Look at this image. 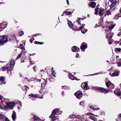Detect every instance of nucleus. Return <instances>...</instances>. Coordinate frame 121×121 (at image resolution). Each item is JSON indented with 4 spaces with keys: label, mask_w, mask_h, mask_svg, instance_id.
<instances>
[{
    "label": "nucleus",
    "mask_w": 121,
    "mask_h": 121,
    "mask_svg": "<svg viewBox=\"0 0 121 121\" xmlns=\"http://www.w3.org/2000/svg\"><path fill=\"white\" fill-rule=\"evenodd\" d=\"M62 112V111L59 110L57 108H55L53 111L52 113L49 117L52 118V121H54L55 119H58V115Z\"/></svg>",
    "instance_id": "f257e3e1"
},
{
    "label": "nucleus",
    "mask_w": 121,
    "mask_h": 121,
    "mask_svg": "<svg viewBox=\"0 0 121 121\" xmlns=\"http://www.w3.org/2000/svg\"><path fill=\"white\" fill-rule=\"evenodd\" d=\"M8 36H0V44L3 45L8 41Z\"/></svg>",
    "instance_id": "f03ea898"
},
{
    "label": "nucleus",
    "mask_w": 121,
    "mask_h": 121,
    "mask_svg": "<svg viewBox=\"0 0 121 121\" xmlns=\"http://www.w3.org/2000/svg\"><path fill=\"white\" fill-rule=\"evenodd\" d=\"M96 91H98L99 92H101L102 93L105 94L108 93V90L105 89L103 88L97 87L96 89Z\"/></svg>",
    "instance_id": "7ed1b4c3"
},
{
    "label": "nucleus",
    "mask_w": 121,
    "mask_h": 121,
    "mask_svg": "<svg viewBox=\"0 0 121 121\" xmlns=\"http://www.w3.org/2000/svg\"><path fill=\"white\" fill-rule=\"evenodd\" d=\"M74 95L76 96L77 98L78 99L80 98L82 96V93L80 91H78L75 93Z\"/></svg>",
    "instance_id": "20e7f679"
},
{
    "label": "nucleus",
    "mask_w": 121,
    "mask_h": 121,
    "mask_svg": "<svg viewBox=\"0 0 121 121\" xmlns=\"http://www.w3.org/2000/svg\"><path fill=\"white\" fill-rule=\"evenodd\" d=\"M109 1L111 3L110 5V8H111L114 6L116 3H118V1L114 0H109Z\"/></svg>",
    "instance_id": "39448f33"
},
{
    "label": "nucleus",
    "mask_w": 121,
    "mask_h": 121,
    "mask_svg": "<svg viewBox=\"0 0 121 121\" xmlns=\"http://www.w3.org/2000/svg\"><path fill=\"white\" fill-rule=\"evenodd\" d=\"M6 104L8 107L11 109H12L15 105V103L13 102L6 103Z\"/></svg>",
    "instance_id": "423d86ee"
},
{
    "label": "nucleus",
    "mask_w": 121,
    "mask_h": 121,
    "mask_svg": "<svg viewBox=\"0 0 121 121\" xmlns=\"http://www.w3.org/2000/svg\"><path fill=\"white\" fill-rule=\"evenodd\" d=\"M106 84L107 87L108 88L110 86H112V88H111V89H113L114 87V85L112 84V83H111L109 81H107L106 83Z\"/></svg>",
    "instance_id": "0eeeda50"
},
{
    "label": "nucleus",
    "mask_w": 121,
    "mask_h": 121,
    "mask_svg": "<svg viewBox=\"0 0 121 121\" xmlns=\"http://www.w3.org/2000/svg\"><path fill=\"white\" fill-rule=\"evenodd\" d=\"M83 86V88L84 89L87 90L89 89V87L88 86L87 83L85 82L84 83L82 84L81 86Z\"/></svg>",
    "instance_id": "6e6552de"
},
{
    "label": "nucleus",
    "mask_w": 121,
    "mask_h": 121,
    "mask_svg": "<svg viewBox=\"0 0 121 121\" xmlns=\"http://www.w3.org/2000/svg\"><path fill=\"white\" fill-rule=\"evenodd\" d=\"M87 48L86 44L84 43H83L81 45L80 48L82 50H84Z\"/></svg>",
    "instance_id": "1a4fd4ad"
},
{
    "label": "nucleus",
    "mask_w": 121,
    "mask_h": 121,
    "mask_svg": "<svg viewBox=\"0 0 121 121\" xmlns=\"http://www.w3.org/2000/svg\"><path fill=\"white\" fill-rule=\"evenodd\" d=\"M15 64V61L13 59H12L10 62V68H13Z\"/></svg>",
    "instance_id": "9d476101"
},
{
    "label": "nucleus",
    "mask_w": 121,
    "mask_h": 121,
    "mask_svg": "<svg viewBox=\"0 0 121 121\" xmlns=\"http://www.w3.org/2000/svg\"><path fill=\"white\" fill-rule=\"evenodd\" d=\"M72 50L73 52H75V51H79V49L77 47L75 46H73L72 48Z\"/></svg>",
    "instance_id": "9b49d317"
},
{
    "label": "nucleus",
    "mask_w": 121,
    "mask_h": 121,
    "mask_svg": "<svg viewBox=\"0 0 121 121\" xmlns=\"http://www.w3.org/2000/svg\"><path fill=\"white\" fill-rule=\"evenodd\" d=\"M12 117L13 120L14 121H15L16 118V114L14 111H13V114L12 116Z\"/></svg>",
    "instance_id": "f8f14e48"
},
{
    "label": "nucleus",
    "mask_w": 121,
    "mask_h": 121,
    "mask_svg": "<svg viewBox=\"0 0 121 121\" xmlns=\"http://www.w3.org/2000/svg\"><path fill=\"white\" fill-rule=\"evenodd\" d=\"M113 35V33H111L110 32L109 34H107L106 37L108 39H109L110 38L111 39L112 38Z\"/></svg>",
    "instance_id": "ddd939ff"
},
{
    "label": "nucleus",
    "mask_w": 121,
    "mask_h": 121,
    "mask_svg": "<svg viewBox=\"0 0 121 121\" xmlns=\"http://www.w3.org/2000/svg\"><path fill=\"white\" fill-rule=\"evenodd\" d=\"M69 78L72 80H77V78L73 76V75L72 74H70L69 76Z\"/></svg>",
    "instance_id": "4468645a"
},
{
    "label": "nucleus",
    "mask_w": 121,
    "mask_h": 121,
    "mask_svg": "<svg viewBox=\"0 0 121 121\" xmlns=\"http://www.w3.org/2000/svg\"><path fill=\"white\" fill-rule=\"evenodd\" d=\"M119 72H118L115 71L112 73V75H111V76L112 77L114 76H118L119 75Z\"/></svg>",
    "instance_id": "2eb2a0df"
},
{
    "label": "nucleus",
    "mask_w": 121,
    "mask_h": 121,
    "mask_svg": "<svg viewBox=\"0 0 121 121\" xmlns=\"http://www.w3.org/2000/svg\"><path fill=\"white\" fill-rule=\"evenodd\" d=\"M104 9H100L99 10V14L100 16L102 15L104 13Z\"/></svg>",
    "instance_id": "dca6fc26"
},
{
    "label": "nucleus",
    "mask_w": 121,
    "mask_h": 121,
    "mask_svg": "<svg viewBox=\"0 0 121 121\" xmlns=\"http://www.w3.org/2000/svg\"><path fill=\"white\" fill-rule=\"evenodd\" d=\"M114 93L118 96H120L121 94V93L120 91L117 90H115L114 91Z\"/></svg>",
    "instance_id": "f3484780"
},
{
    "label": "nucleus",
    "mask_w": 121,
    "mask_h": 121,
    "mask_svg": "<svg viewBox=\"0 0 121 121\" xmlns=\"http://www.w3.org/2000/svg\"><path fill=\"white\" fill-rule=\"evenodd\" d=\"M2 71H4V70H7L8 71H10L11 70H9V67L6 66H4L2 68Z\"/></svg>",
    "instance_id": "a211bd4d"
},
{
    "label": "nucleus",
    "mask_w": 121,
    "mask_h": 121,
    "mask_svg": "<svg viewBox=\"0 0 121 121\" xmlns=\"http://www.w3.org/2000/svg\"><path fill=\"white\" fill-rule=\"evenodd\" d=\"M90 3V5L91 7L93 8H95L96 5V3L95 2H92Z\"/></svg>",
    "instance_id": "6ab92c4d"
},
{
    "label": "nucleus",
    "mask_w": 121,
    "mask_h": 121,
    "mask_svg": "<svg viewBox=\"0 0 121 121\" xmlns=\"http://www.w3.org/2000/svg\"><path fill=\"white\" fill-rule=\"evenodd\" d=\"M68 26H69L70 27H72L73 25L72 22L70 21H68Z\"/></svg>",
    "instance_id": "aec40b11"
},
{
    "label": "nucleus",
    "mask_w": 121,
    "mask_h": 121,
    "mask_svg": "<svg viewBox=\"0 0 121 121\" xmlns=\"http://www.w3.org/2000/svg\"><path fill=\"white\" fill-rule=\"evenodd\" d=\"M115 52H121V49L120 48H116L115 49Z\"/></svg>",
    "instance_id": "412c9836"
},
{
    "label": "nucleus",
    "mask_w": 121,
    "mask_h": 121,
    "mask_svg": "<svg viewBox=\"0 0 121 121\" xmlns=\"http://www.w3.org/2000/svg\"><path fill=\"white\" fill-rule=\"evenodd\" d=\"M96 8L95 9V14H97L98 13V9H99V8L98 7V5L96 6Z\"/></svg>",
    "instance_id": "4be33fe9"
},
{
    "label": "nucleus",
    "mask_w": 121,
    "mask_h": 121,
    "mask_svg": "<svg viewBox=\"0 0 121 121\" xmlns=\"http://www.w3.org/2000/svg\"><path fill=\"white\" fill-rule=\"evenodd\" d=\"M64 13H65L67 15H70L71 13V12H66L65 11L64 12Z\"/></svg>",
    "instance_id": "5701e85b"
},
{
    "label": "nucleus",
    "mask_w": 121,
    "mask_h": 121,
    "mask_svg": "<svg viewBox=\"0 0 121 121\" xmlns=\"http://www.w3.org/2000/svg\"><path fill=\"white\" fill-rule=\"evenodd\" d=\"M30 96L32 97H36L37 96V95L36 94H31L29 95V96Z\"/></svg>",
    "instance_id": "b1692460"
},
{
    "label": "nucleus",
    "mask_w": 121,
    "mask_h": 121,
    "mask_svg": "<svg viewBox=\"0 0 121 121\" xmlns=\"http://www.w3.org/2000/svg\"><path fill=\"white\" fill-rule=\"evenodd\" d=\"M19 35L21 36L24 34V33L22 31H21L18 32Z\"/></svg>",
    "instance_id": "393cba45"
},
{
    "label": "nucleus",
    "mask_w": 121,
    "mask_h": 121,
    "mask_svg": "<svg viewBox=\"0 0 121 121\" xmlns=\"http://www.w3.org/2000/svg\"><path fill=\"white\" fill-rule=\"evenodd\" d=\"M22 55V54L21 53H20V54H19L17 56L16 59L15 60H17L18 59L20 58L21 56Z\"/></svg>",
    "instance_id": "a878e982"
},
{
    "label": "nucleus",
    "mask_w": 121,
    "mask_h": 121,
    "mask_svg": "<svg viewBox=\"0 0 121 121\" xmlns=\"http://www.w3.org/2000/svg\"><path fill=\"white\" fill-rule=\"evenodd\" d=\"M114 27V25H112L111 26H109L108 27V28L109 29H113Z\"/></svg>",
    "instance_id": "bb28decb"
},
{
    "label": "nucleus",
    "mask_w": 121,
    "mask_h": 121,
    "mask_svg": "<svg viewBox=\"0 0 121 121\" xmlns=\"http://www.w3.org/2000/svg\"><path fill=\"white\" fill-rule=\"evenodd\" d=\"M85 25V24H82V26H81L80 27V28L78 30H82V29H83V28H84V26Z\"/></svg>",
    "instance_id": "cd10ccee"
},
{
    "label": "nucleus",
    "mask_w": 121,
    "mask_h": 121,
    "mask_svg": "<svg viewBox=\"0 0 121 121\" xmlns=\"http://www.w3.org/2000/svg\"><path fill=\"white\" fill-rule=\"evenodd\" d=\"M69 117L70 118H75V116L73 114L69 116Z\"/></svg>",
    "instance_id": "c85d7f7f"
},
{
    "label": "nucleus",
    "mask_w": 121,
    "mask_h": 121,
    "mask_svg": "<svg viewBox=\"0 0 121 121\" xmlns=\"http://www.w3.org/2000/svg\"><path fill=\"white\" fill-rule=\"evenodd\" d=\"M34 43L36 44H42L43 43V42H38L37 41H35L34 42Z\"/></svg>",
    "instance_id": "c756f323"
},
{
    "label": "nucleus",
    "mask_w": 121,
    "mask_h": 121,
    "mask_svg": "<svg viewBox=\"0 0 121 121\" xmlns=\"http://www.w3.org/2000/svg\"><path fill=\"white\" fill-rule=\"evenodd\" d=\"M33 119L34 120H36L39 119V117L37 116L34 117L33 118Z\"/></svg>",
    "instance_id": "7c9ffc66"
},
{
    "label": "nucleus",
    "mask_w": 121,
    "mask_h": 121,
    "mask_svg": "<svg viewBox=\"0 0 121 121\" xmlns=\"http://www.w3.org/2000/svg\"><path fill=\"white\" fill-rule=\"evenodd\" d=\"M106 13L108 15H110L111 14V11L109 10H108L107 11Z\"/></svg>",
    "instance_id": "2f4dec72"
},
{
    "label": "nucleus",
    "mask_w": 121,
    "mask_h": 121,
    "mask_svg": "<svg viewBox=\"0 0 121 121\" xmlns=\"http://www.w3.org/2000/svg\"><path fill=\"white\" fill-rule=\"evenodd\" d=\"M5 117L4 116L1 114H0V118L2 119H3Z\"/></svg>",
    "instance_id": "473e14b6"
},
{
    "label": "nucleus",
    "mask_w": 121,
    "mask_h": 121,
    "mask_svg": "<svg viewBox=\"0 0 121 121\" xmlns=\"http://www.w3.org/2000/svg\"><path fill=\"white\" fill-rule=\"evenodd\" d=\"M19 47L20 48L22 49L24 48V47L23 44H21L20 45Z\"/></svg>",
    "instance_id": "72a5a7b5"
},
{
    "label": "nucleus",
    "mask_w": 121,
    "mask_h": 121,
    "mask_svg": "<svg viewBox=\"0 0 121 121\" xmlns=\"http://www.w3.org/2000/svg\"><path fill=\"white\" fill-rule=\"evenodd\" d=\"M4 99V98L3 97V96H2L0 95V99L1 100V102H2L3 101Z\"/></svg>",
    "instance_id": "f704fd0d"
},
{
    "label": "nucleus",
    "mask_w": 121,
    "mask_h": 121,
    "mask_svg": "<svg viewBox=\"0 0 121 121\" xmlns=\"http://www.w3.org/2000/svg\"><path fill=\"white\" fill-rule=\"evenodd\" d=\"M81 19V18H77V20H76V21L77 22H78V24H80V22L79 21Z\"/></svg>",
    "instance_id": "c9c22d12"
},
{
    "label": "nucleus",
    "mask_w": 121,
    "mask_h": 121,
    "mask_svg": "<svg viewBox=\"0 0 121 121\" xmlns=\"http://www.w3.org/2000/svg\"><path fill=\"white\" fill-rule=\"evenodd\" d=\"M56 73H55V70H53L52 71V75L55 77V74Z\"/></svg>",
    "instance_id": "e433bc0d"
},
{
    "label": "nucleus",
    "mask_w": 121,
    "mask_h": 121,
    "mask_svg": "<svg viewBox=\"0 0 121 121\" xmlns=\"http://www.w3.org/2000/svg\"><path fill=\"white\" fill-rule=\"evenodd\" d=\"M87 31V30L86 29H85L84 31H81L82 33L83 34L85 33Z\"/></svg>",
    "instance_id": "4c0bfd02"
},
{
    "label": "nucleus",
    "mask_w": 121,
    "mask_h": 121,
    "mask_svg": "<svg viewBox=\"0 0 121 121\" xmlns=\"http://www.w3.org/2000/svg\"><path fill=\"white\" fill-rule=\"evenodd\" d=\"M4 79V77H1L0 78V81H1L3 82V81Z\"/></svg>",
    "instance_id": "58836bf2"
},
{
    "label": "nucleus",
    "mask_w": 121,
    "mask_h": 121,
    "mask_svg": "<svg viewBox=\"0 0 121 121\" xmlns=\"http://www.w3.org/2000/svg\"><path fill=\"white\" fill-rule=\"evenodd\" d=\"M87 114L88 116L89 115H94V114L91 113H87Z\"/></svg>",
    "instance_id": "ea45409f"
},
{
    "label": "nucleus",
    "mask_w": 121,
    "mask_h": 121,
    "mask_svg": "<svg viewBox=\"0 0 121 121\" xmlns=\"http://www.w3.org/2000/svg\"><path fill=\"white\" fill-rule=\"evenodd\" d=\"M84 101H82L79 104L80 105H82L83 104H84Z\"/></svg>",
    "instance_id": "a19ab883"
},
{
    "label": "nucleus",
    "mask_w": 121,
    "mask_h": 121,
    "mask_svg": "<svg viewBox=\"0 0 121 121\" xmlns=\"http://www.w3.org/2000/svg\"><path fill=\"white\" fill-rule=\"evenodd\" d=\"M46 84V83H45V84H41L43 88L44 87Z\"/></svg>",
    "instance_id": "79ce46f5"
},
{
    "label": "nucleus",
    "mask_w": 121,
    "mask_h": 121,
    "mask_svg": "<svg viewBox=\"0 0 121 121\" xmlns=\"http://www.w3.org/2000/svg\"><path fill=\"white\" fill-rule=\"evenodd\" d=\"M25 86V90L26 91H27L28 90V89H29V87L27 86Z\"/></svg>",
    "instance_id": "37998d69"
},
{
    "label": "nucleus",
    "mask_w": 121,
    "mask_h": 121,
    "mask_svg": "<svg viewBox=\"0 0 121 121\" xmlns=\"http://www.w3.org/2000/svg\"><path fill=\"white\" fill-rule=\"evenodd\" d=\"M90 108H91V109H92L93 110H95V109L94 107L92 106H90Z\"/></svg>",
    "instance_id": "c03bdc74"
},
{
    "label": "nucleus",
    "mask_w": 121,
    "mask_h": 121,
    "mask_svg": "<svg viewBox=\"0 0 121 121\" xmlns=\"http://www.w3.org/2000/svg\"><path fill=\"white\" fill-rule=\"evenodd\" d=\"M89 118L90 119H91L92 120H94V118H95L94 117H91V116H90L89 117Z\"/></svg>",
    "instance_id": "a18cd8bd"
},
{
    "label": "nucleus",
    "mask_w": 121,
    "mask_h": 121,
    "mask_svg": "<svg viewBox=\"0 0 121 121\" xmlns=\"http://www.w3.org/2000/svg\"><path fill=\"white\" fill-rule=\"evenodd\" d=\"M5 121H10L9 119L7 117H6L5 118Z\"/></svg>",
    "instance_id": "49530a36"
},
{
    "label": "nucleus",
    "mask_w": 121,
    "mask_h": 121,
    "mask_svg": "<svg viewBox=\"0 0 121 121\" xmlns=\"http://www.w3.org/2000/svg\"><path fill=\"white\" fill-rule=\"evenodd\" d=\"M112 42H113L112 41L109 40L108 42V43L109 44H111L112 43Z\"/></svg>",
    "instance_id": "de8ad7c7"
},
{
    "label": "nucleus",
    "mask_w": 121,
    "mask_h": 121,
    "mask_svg": "<svg viewBox=\"0 0 121 121\" xmlns=\"http://www.w3.org/2000/svg\"><path fill=\"white\" fill-rule=\"evenodd\" d=\"M121 66V62H119V64L118 65V67H119Z\"/></svg>",
    "instance_id": "09e8293b"
},
{
    "label": "nucleus",
    "mask_w": 121,
    "mask_h": 121,
    "mask_svg": "<svg viewBox=\"0 0 121 121\" xmlns=\"http://www.w3.org/2000/svg\"><path fill=\"white\" fill-rule=\"evenodd\" d=\"M72 121H77L76 119L75 118L74 119H72Z\"/></svg>",
    "instance_id": "8fccbe9b"
},
{
    "label": "nucleus",
    "mask_w": 121,
    "mask_h": 121,
    "mask_svg": "<svg viewBox=\"0 0 121 121\" xmlns=\"http://www.w3.org/2000/svg\"><path fill=\"white\" fill-rule=\"evenodd\" d=\"M19 103L20 104V106L21 107L22 106V104L21 102H20Z\"/></svg>",
    "instance_id": "3c124183"
},
{
    "label": "nucleus",
    "mask_w": 121,
    "mask_h": 121,
    "mask_svg": "<svg viewBox=\"0 0 121 121\" xmlns=\"http://www.w3.org/2000/svg\"><path fill=\"white\" fill-rule=\"evenodd\" d=\"M121 34V33H119L118 34V36H120V35Z\"/></svg>",
    "instance_id": "603ef678"
},
{
    "label": "nucleus",
    "mask_w": 121,
    "mask_h": 121,
    "mask_svg": "<svg viewBox=\"0 0 121 121\" xmlns=\"http://www.w3.org/2000/svg\"><path fill=\"white\" fill-rule=\"evenodd\" d=\"M66 1L68 4L69 5V2L68 1V0H66Z\"/></svg>",
    "instance_id": "864d4df0"
},
{
    "label": "nucleus",
    "mask_w": 121,
    "mask_h": 121,
    "mask_svg": "<svg viewBox=\"0 0 121 121\" xmlns=\"http://www.w3.org/2000/svg\"><path fill=\"white\" fill-rule=\"evenodd\" d=\"M78 54H77L76 55V57L77 58H78Z\"/></svg>",
    "instance_id": "5fc2aeb1"
},
{
    "label": "nucleus",
    "mask_w": 121,
    "mask_h": 121,
    "mask_svg": "<svg viewBox=\"0 0 121 121\" xmlns=\"http://www.w3.org/2000/svg\"><path fill=\"white\" fill-rule=\"evenodd\" d=\"M30 41L31 43H32L33 42V41H32V39H30Z\"/></svg>",
    "instance_id": "6e6d98bb"
},
{
    "label": "nucleus",
    "mask_w": 121,
    "mask_h": 121,
    "mask_svg": "<svg viewBox=\"0 0 121 121\" xmlns=\"http://www.w3.org/2000/svg\"><path fill=\"white\" fill-rule=\"evenodd\" d=\"M39 35V34H35V35H33V36H36V35Z\"/></svg>",
    "instance_id": "4d7b16f0"
},
{
    "label": "nucleus",
    "mask_w": 121,
    "mask_h": 121,
    "mask_svg": "<svg viewBox=\"0 0 121 121\" xmlns=\"http://www.w3.org/2000/svg\"><path fill=\"white\" fill-rule=\"evenodd\" d=\"M119 117L121 118V113L119 115Z\"/></svg>",
    "instance_id": "13d9d810"
},
{
    "label": "nucleus",
    "mask_w": 121,
    "mask_h": 121,
    "mask_svg": "<svg viewBox=\"0 0 121 121\" xmlns=\"http://www.w3.org/2000/svg\"><path fill=\"white\" fill-rule=\"evenodd\" d=\"M95 121H97V119L96 118H95L94 120Z\"/></svg>",
    "instance_id": "bf43d9fd"
},
{
    "label": "nucleus",
    "mask_w": 121,
    "mask_h": 121,
    "mask_svg": "<svg viewBox=\"0 0 121 121\" xmlns=\"http://www.w3.org/2000/svg\"><path fill=\"white\" fill-rule=\"evenodd\" d=\"M99 108H95V110H99Z\"/></svg>",
    "instance_id": "052dcab7"
},
{
    "label": "nucleus",
    "mask_w": 121,
    "mask_h": 121,
    "mask_svg": "<svg viewBox=\"0 0 121 121\" xmlns=\"http://www.w3.org/2000/svg\"><path fill=\"white\" fill-rule=\"evenodd\" d=\"M33 69H34V70L35 71V66H34V67H33Z\"/></svg>",
    "instance_id": "680f3d73"
},
{
    "label": "nucleus",
    "mask_w": 121,
    "mask_h": 121,
    "mask_svg": "<svg viewBox=\"0 0 121 121\" xmlns=\"http://www.w3.org/2000/svg\"><path fill=\"white\" fill-rule=\"evenodd\" d=\"M27 81L29 82H30V81H31L29 79H28Z\"/></svg>",
    "instance_id": "e2e57ef3"
},
{
    "label": "nucleus",
    "mask_w": 121,
    "mask_h": 121,
    "mask_svg": "<svg viewBox=\"0 0 121 121\" xmlns=\"http://www.w3.org/2000/svg\"><path fill=\"white\" fill-rule=\"evenodd\" d=\"M6 27V25H5V27H2V26L1 27V28H3V29L4 28H5Z\"/></svg>",
    "instance_id": "0e129e2a"
},
{
    "label": "nucleus",
    "mask_w": 121,
    "mask_h": 121,
    "mask_svg": "<svg viewBox=\"0 0 121 121\" xmlns=\"http://www.w3.org/2000/svg\"><path fill=\"white\" fill-rule=\"evenodd\" d=\"M120 13H121V8H120Z\"/></svg>",
    "instance_id": "69168bd1"
},
{
    "label": "nucleus",
    "mask_w": 121,
    "mask_h": 121,
    "mask_svg": "<svg viewBox=\"0 0 121 121\" xmlns=\"http://www.w3.org/2000/svg\"><path fill=\"white\" fill-rule=\"evenodd\" d=\"M25 78L26 79H28V78L27 77H26Z\"/></svg>",
    "instance_id": "338daca9"
},
{
    "label": "nucleus",
    "mask_w": 121,
    "mask_h": 121,
    "mask_svg": "<svg viewBox=\"0 0 121 121\" xmlns=\"http://www.w3.org/2000/svg\"><path fill=\"white\" fill-rule=\"evenodd\" d=\"M64 13H63L61 15V16H63L64 15Z\"/></svg>",
    "instance_id": "774afa93"
}]
</instances>
